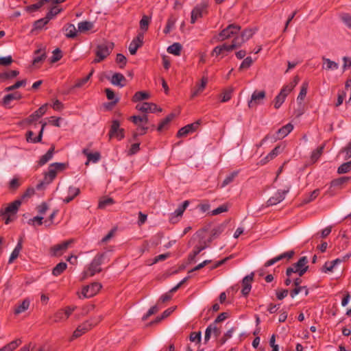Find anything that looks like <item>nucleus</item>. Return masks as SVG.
Instances as JSON below:
<instances>
[{"label": "nucleus", "instance_id": "5", "mask_svg": "<svg viewBox=\"0 0 351 351\" xmlns=\"http://www.w3.org/2000/svg\"><path fill=\"white\" fill-rule=\"evenodd\" d=\"M101 316H99L97 318L91 319L90 320L86 321L83 324L78 326L76 330L73 332V336L71 340L75 338H78L82 336L84 333L89 330L93 326L96 325L101 320Z\"/></svg>", "mask_w": 351, "mask_h": 351}, {"label": "nucleus", "instance_id": "13", "mask_svg": "<svg viewBox=\"0 0 351 351\" xmlns=\"http://www.w3.org/2000/svg\"><path fill=\"white\" fill-rule=\"evenodd\" d=\"M136 108L145 113L152 112L154 113L156 111L162 112V108H158L156 104L154 103L144 102L141 104H137Z\"/></svg>", "mask_w": 351, "mask_h": 351}, {"label": "nucleus", "instance_id": "51", "mask_svg": "<svg viewBox=\"0 0 351 351\" xmlns=\"http://www.w3.org/2000/svg\"><path fill=\"white\" fill-rule=\"evenodd\" d=\"M351 170V160L341 165L337 169V173L343 174L349 172Z\"/></svg>", "mask_w": 351, "mask_h": 351}, {"label": "nucleus", "instance_id": "4", "mask_svg": "<svg viewBox=\"0 0 351 351\" xmlns=\"http://www.w3.org/2000/svg\"><path fill=\"white\" fill-rule=\"evenodd\" d=\"M308 258L306 256L301 257L298 261L288 267L286 271V275L291 277L293 274H298L300 277L302 276L308 270Z\"/></svg>", "mask_w": 351, "mask_h": 351}, {"label": "nucleus", "instance_id": "29", "mask_svg": "<svg viewBox=\"0 0 351 351\" xmlns=\"http://www.w3.org/2000/svg\"><path fill=\"white\" fill-rule=\"evenodd\" d=\"M280 152V147H274L263 159L261 160V165H265L269 160L276 157Z\"/></svg>", "mask_w": 351, "mask_h": 351}, {"label": "nucleus", "instance_id": "34", "mask_svg": "<svg viewBox=\"0 0 351 351\" xmlns=\"http://www.w3.org/2000/svg\"><path fill=\"white\" fill-rule=\"evenodd\" d=\"M21 340L18 339L11 341L0 349L1 351H13L21 343Z\"/></svg>", "mask_w": 351, "mask_h": 351}, {"label": "nucleus", "instance_id": "35", "mask_svg": "<svg viewBox=\"0 0 351 351\" xmlns=\"http://www.w3.org/2000/svg\"><path fill=\"white\" fill-rule=\"evenodd\" d=\"M182 45L179 43H174L167 48V52L175 56H180L182 51Z\"/></svg>", "mask_w": 351, "mask_h": 351}, {"label": "nucleus", "instance_id": "40", "mask_svg": "<svg viewBox=\"0 0 351 351\" xmlns=\"http://www.w3.org/2000/svg\"><path fill=\"white\" fill-rule=\"evenodd\" d=\"M114 204V200L112 197H104L99 202L98 208L105 209L109 206Z\"/></svg>", "mask_w": 351, "mask_h": 351}, {"label": "nucleus", "instance_id": "52", "mask_svg": "<svg viewBox=\"0 0 351 351\" xmlns=\"http://www.w3.org/2000/svg\"><path fill=\"white\" fill-rule=\"evenodd\" d=\"M49 20L45 16V18L36 21L34 23V29H41L45 25L49 23Z\"/></svg>", "mask_w": 351, "mask_h": 351}, {"label": "nucleus", "instance_id": "43", "mask_svg": "<svg viewBox=\"0 0 351 351\" xmlns=\"http://www.w3.org/2000/svg\"><path fill=\"white\" fill-rule=\"evenodd\" d=\"M319 192H320L319 189H315L313 191H312L311 193H309L308 195H306L304 197L302 202L304 204L310 203L311 202L313 201L319 195Z\"/></svg>", "mask_w": 351, "mask_h": 351}, {"label": "nucleus", "instance_id": "18", "mask_svg": "<svg viewBox=\"0 0 351 351\" xmlns=\"http://www.w3.org/2000/svg\"><path fill=\"white\" fill-rule=\"evenodd\" d=\"M237 48H238L237 45V44H235V43H233V40H232V43L230 45H227V44L224 43L221 45H218V46L215 47L213 49L211 54H212V56H214L215 54L216 56H219V55L223 53L224 51H231L233 49H237Z\"/></svg>", "mask_w": 351, "mask_h": 351}, {"label": "nucleus", "instance_id": "25", "mask_svg": "<svg viewBox=\"0 0 351 351\" xmlns=\"http://www.w3.org/2000/svg\"><path fill=\"white\" fill-rule=\"evenodd\" d=\"M205 7L204 5L195 6L191 12V23L194 24L197 19L202 17Z\"/></svg>", "mask_w": 351, "mask_h": 351}, {"label": "nucleus", "instance_id": "57", "mask_svg": "<svg viewBox=\"0 0 351 351\" xmlns=\"http://www.w3.org/2000/svg\"><path fill=\"white\" fill-rule=\"evenodd\" d=\"M302 289H305V295L308 294V289L306 287H295L293 290L290 292V295L292 298H293L295 295H297Z\"/></svg>", "mask_w": 351, "mask_h": 351}, {"label": "nucleus", "instance_id": "45", "mask_svg": "<svg viewBox=\"0 0 351 351\" xmlns=\"http://www.w3.org/2000/svg\"><path fill=\"white\" fill-rule=\"evenodd\" d=\"M238 173H239V171H234L232 172L231 173H230L229 175H228L226 177V178L223 180V181L221 185V187L223 188L226 186L230 184L231 182H232L234 179L237 176Z\"/></svg>", "mask_w": 351, "mask_h": 351}, {"label": "nucleus", "instance_id": "64", "mask_svg": "<svg viewBox=\"0 0 351 351\" xmlns=\"http://www.w3.org/2000/svg\"><path fill=\"white\" fill-rule=\"evenodd\" d=\"M21 186L19 180L16 178L12 179L9 183V189L15 191Z\"/></svg>", "mask_w": 351, "mask_h": 351}, {"label": "nucleus", "instance_id": "61", "mask_svg": "<svg viewBox=\"0 0 351 351\" xmlns=\"http://www.w3.org/2000/svg\"><path fill=\"white\" fill-rule=\"evenodd\" d=\"M61 10H62L58 8V7H53L47 14L46 17L49 21H50L53 16L59 14L61 12Z\"/></svg>", "mask_w": 351, "mask_h": 351}, {"label": "nucleus", "instance_id": "53", "mask_svg": "<svg viewBox=\"0 0 351 351\" xmlns=\"http://www.w3.org/2000/svg\"><path fill=\"white\" fill-rule=\"evenodd\" d=\"M151 21V18L144 15L140 21V27L143 31H147L148 29V27L149 23Z\"/></svg>", "mask_w": 351, "mask_h": 351}, {"label": "nucleus", "instance_id": "10", "mask_svg": "<svg viewBox=\"0 0 351 351\" xmlns=\"http://www.w3.org/2000/svg\"><path fill=\"white\" fill-rule=\"evenodd\" d=\"M254 32L252 29H245L240 34L239 33L233 38V43L240 47L244 43L248 40L254 35Z\"/></svg>", "mask_w": 351, "mask_h": 351}, {"label": "nucleus", "instance_id": "33", "mask_svg": "<svg viewBox=\"0 0 351 351\" xmlns=\"http://www.w3.org/2000/svg\"><path fill=\"white\" fill-rule=\"evenodd\" d=\"M176 117L174 113H171L168 116H167L161 122L158 124L157 128V130L161 132L164 130L166 126L173 120V119Z\"/></svg>", "mask_w": 351, "mask_h": 351}, {"label": "nucleus", "instance_id": "56", "mask_svg": "<svg viewBox=\"0 0 351 351\" xmlns=\"http://www.w3.org/2000/svg\"><path fill=\"white\" fill-rule=\"evenodd\" d=\"M66 319H67L66 316L63 310H59L53 316V322H63Z\"/></svg>", "mask_w": 351, "mask_h": 351}, {"label": "nucleus", "instance_id": "38", "mask_svg": "<svg viewBox=\"0 0 351 351\" xmlns=\"http://www.w3.org/2000/svg\"><path fill=\"white\" fill-rule=\"evenodd\" d=\"M21 98V95L18 92L8 94L5 96H4V97L3 99V103L4 105L6 106V105H8L12 100L20 99Z\"/></svg>", "mask_w": 351, "mask_h": 351}, {"label": "nucleus", "instance_id": "20", "mask_svg": "<svg viewBox=\"0 0 351 351\" xmlns=\"http://www.w3.org/2000/svg\"><path fill=\"white\" fill-rule=\"evenodd\" d=\"M40 123L42 124L41 129L38 133V136L33 138L34 132L32 131H28L27 132L26 139H27V142H31V143H34L41 142L43 131H44V129H45L47 123L45 122H44V123L40 122Z\"/></svg>", "mask_w": 351, "mask_h": 351}, {"label": "nucleus", "instance_id": "49", "mask_svg": "<svg viewBox=\"0 0 351 351\" xmlns=\"http://www.w3.org/2000/svg\"><path fill=\"white\" fill-rule=\"evenodd\" d=\"M233 88L229 87L228 88L223 90L221 94V102H227L232 98V94L233 93Z\"/></svg>", "mask_w": 351, "mask_h": 351}, {"label": "nucleus", "instance_id": "27", "mask_svg": "<svg viewBox=\"0 0 351 351\" xmlns=\"http://www.w3.org/2000/svg\"><path fill=\"white\" fill-rule=\"evenodd\" d=\"M23 239L22 238L19 239V240L18 241V243L16 245V247H14V249L13 250L12 252L11 253V255L10 256V258H9V261H8V263L9 264H11L12 263H13V261L18 258L19 255V253L21 252V250H22V247H23Z\"/></svg>", "mask_w": 351, "mask_h": 351}, {"label": "nucleus", "instance_id": "54", "mask_svg": "<svg viewBox=\"0 0 351 351\" xmlns=\"http://www.w3.org/2000/svg\"><path fill=\"white\" fill-rule=\"evenodd\" d=\"M207 82L208 78L206 77H203L201 80V84L199 85L197 89L193 93L192 97H195L199 94V93L202 92L206 87Z\"/></svg>", "mask_w": 351, "mask_h": 351}, {"label": "nucleus", "instance_id": "50", "mask_svg": "<svg viewBox=\"0 0 351 351\" xmlns=\"http://www.w3.org/2000/svg\"><path fill=\"white\" fill-rule=\"evenodd\" d=\"M324 148V145H321L312 152L311 159L313 162H316L321 156L323 153Z\"/></svg>", "mask_w": 351, "mask_h": 351}, {"label": "nucleus", "instance_id": "9", "mask_svg": "<svg viewBox=\"0 0 351 351\" xmlns=\"http://www.w3.org/2000/svg\"><path fill=\"white\" fill-rule=\"evenodd\" d=\"M125 130L123 128H120V123L118 120H113L109 131L110 138L112 137L117 138L118 140H121L124 138Z\"/></svg>", "mask_w": 351, "mask_h": 351}, {"label": "nucleus", "instance_id": "12", "mask_svg": "<svg viewBox=\"0 0 351 351\" xmlns=\"http://www.w3.org/2000/svg\"><path fill=\"white\" fill-rule=\"evenodd\" d=\"M201 124V120H197V121L188 124L184 127L180 128L178 133L177 136L178 138L186 136L189 134L193 133L197 130L199 126Z\"/></svg>", "mask_w": 351, "mask_h": 351}, {"label": "nucleus", "instance_id": "58", "mask_svg": "<svg viewBox=\"0 0 351 351\" xmlns=\"http://www.w3.org/2000/svg\"><path fill=\"white\" fill-rule=\"evenodd\" d=\"M340 18L345 25L351 29V14L348 13H342L340 15Z\"/></svg>", "mask_w": 351, "mask_h": 351}, {"label": "nucleus", "instance_id": "23", "mask_svg": "<svg viewBox=\"0 0 351 351\" xmlns=\"http://www.w3.org/2000/svg\"><path fill=\"white\" fill-rule=\"evenodd\" d=\"M110 82L113 85L123 87L125 85L126 79L123 74L116 73L112 76Z\"/></svg>", "mask_w": 351, "mask_h": 351}, {"label": "nucleus", "instance_id": "42", "mask_svg": "<svg viewBox=\"0 0 351 351\" xmlns=\"http://www.w3.org/2000/svg\"><path fill=\"white\" fill-rule=\"evenodd\" d=\"M350 179V178L348 176L341 177L339 178L335 179L330 182V187H340L343 184L349 181Z\"/></svg>", "mask_w": 351, "mask_h": 351}, {"label": "nucleus", "instance_id": "55", "mask_svg": "<svg viewBox=\"0 0 351 351\" xmlns=\"http://www.w3.org/2000/svg\"><path fill=\"white\" fill-rule=\"evenodd\" d=\"M106 97L108 100H112L111 104L112 105L116 104L119 101V98L115 97L114 91L110 88H106L105 90Z\"/></svg>", "mask_w": 351, "mask_h": 351}, {"label": "nucleus", "instance_id": "32", "mask_svg": "<svg viewBox=\"0 0 351 351\" xmlns=\"http://www.w3.org/2000/svg\"><path fill=\"white\" fill-rule=\"evenodd\" d=\"M225 226L223 224L218 225L211 230L210 238L208 242H211L213 239L217 238L224 230Z\"/></svg>", "mask_w": 351, "mask_h": 351}, {"label": "nucleus", "instance_id": "39", "mask_svg": "<svg viewBox=\"0 0 351 351\" xmlns=\"http://www.w3.org/2000/svg\"><path fill=\"white\" fill-rule=\"evenodd\" d=\"M149 98V94L148 93L138 91L134 95L132 100L133 102H138L145 99H148Z\"/></svg>", "mask_w": 351, "mask_h": 351}, {"label": "nucleus", "instance_id": "3", "mask_svg": "<svg viewBox=\"0 0 351 351\" xmlns=\"http://www.w3.org/2000/svg\"><path fill=\"white\" fill-rule=\"evenodd\" d=\"M114 48V43L110 41H104L97 45L95 49L96 58L93 63H98L106 59L112 52Z\"/></svg>", "mask_w": 351, "mask_h": 351}, {"label": "nucleus", "instance_id": "16", "mask_svg": "<svg viewBox=\"0 0 351 351\" xmlns=\"http://www.w3.org/2000/svg\"><path fill=\"white\" fill-rule=\"evenodd\" d=\"M73 240H68L56 245L51 248V254L53 256H60L68 248Z\"/></svg>", "mask_w": 351, "mask_h": 351}, {"label": "nucleus", "instance_id": "14", "mask_svg": "<svg viewBox=\"0 0 351 351\" xmlns=\"http://www.w3.org/2000/svg\"><path fill=\"white\" fill-rule=\"evenodd\" d=\"M21 204V199H16L10 204L5 208L0 210V215H15Z\"/></svg>", "mask_w": 351, "mask_h": 351}, {"label": "nucleus", "instance_id": "48", "mask_svg": "<svg viewBox=\"0 0 351 351\" xmlns=\"http://www.w3.org/2000/svg\"><path fill=\"white\" fill-rule=\"evenodd\" d=\"M100 159H101V154L98 152H96L95 153L88 154V157H87V161L86 162L85 165H88L90 162L96 163Z\"/></svg>", "mask_w": 351, "mask_h": 351}, {"label": "nucleus", "instance_id": "30", "mask_svg": "<svg viewBox=\"0 0 351 351\" xmlns=\"http://www.w3.org/2000/svg\"><path fill=\"white\" fill-rule=\"evenodd\" d=\"M54 153V147L52 146L45 154L42 156L40 158V160L38 162V165L39 166H43L45 165L48 161H49L53 156Z\"/></svg>", "mask_w": 351, "mask_h": 351}, {"label": "nucleus", "instance_id": "17", "mask_svg": "<svg viewBox=\"0 0 351 351\" xmlns=\"http://www.w3.org/2000/svg\"><path fill=\"white\" fill-rule=\"evenodd\" d=\"M143 44V34H138L136 38H134L129 45V51L132 55H135L138 48L142 47Z\"/></svg>", "mask_w": 351, "mask_h": 351}, {"label": "nucleus", "instance_id": "26", "mask_svg": "<svg viewBox=\"0 0 351 351\" xmlns=\"http://www.w3.org/2000/svg\"><path fill=\"white\" fill-rule=\"evenodd\" d=\"M62 30L65 32V36L68 38H74L77 36V32L73 24H66L64 26Z\"/></svg>", "mask_w": 351, "mask_h": 351}, {"label": "nucleus", "instance_id": "21", "mask_svg": "<svg viewBox=\"0 0 351 351\" xmlns=\"http://www.w3.org/2000/svg\"><path fill=\"white\" fill-rule=\"evenodd\" d=\"M293 129V126L291 123H288L280 128L276 133V136L273 138L275 141L282 139L287 136Z\"/></svg>", "mask_w": 351, "mask_h": 351}, {"label": "nucleus", "instance_id": "31", "mask_svg": "<svg viewBox=\"0 0 351 351\" xmlns=\"http://www.w3.org/2000/svg\"><path fill=\"white\" fill-rule=\"evenodd\" d=\"M324 61V64L322 66L323 69L326 70H336L339 67L338 63L330 60L329 58H326L325 57L322 58Z\"/></svg>", "mask_w": 351, "mask_h": 351}, {"label": "nucleus", "instance_id": "24", "mask_svg": "<svg viewBox=\"0 0 351 351\" xmlns=\"http://www.w3.org/2000/svg\"><path fill=\"white\" fill-rule=\"evenodd\" d=\"M130 120L134 123L135 125H136L138 128L141 130V132H140V134L141 135H143L145 134H146L147 130H148V128L147 126H145L144 125H143V123H142V116H132L130 118Z\"/></svg>", "mask_w": 351, "mask_h": 351}, {"label": "nucleus", "instance_id": "44", "mask_svg": "<svg viewBox=\"0 0 351 351\" xmlns=\"http://www.w3.org/2000/svg\"><path fill=\"white\" fill-rule=\"evenodd\" d=\"M308 87V83L307 82H304L302 83L300 93L297 98V100L300 103H301L304 100V97H306V93H307Z\"/></svg>", "mask_w": 351, "mask_h": 351}, {"label": "nucleus", "instance_id": "2", "mask_svg": "<svg viewBox=\"0 0 351 351\" xmlns=\"http://www.w3.org/2000/svg\"><path fill=\"white\" fill-rule=\"evenodd\" d=\"M105 261H109L107 252L97 254L91 261L87 270L83 272L82 278V280H84L89 276H93L95 274L101 272V265L105 262Z\"/></svg>", "mask_w": 351, "mask_h": 351}, {"label": "nucleus", "instance_id": "19", "mask_svg": "<svg viewBox=\"0 0 351 351\" xmlns=\"http://www.w3.org/2000/svg\"><path fill=\"white\" fill-rule=\"evenodd\" d=\"M254 273L252 272L250 274L246 276L242 280L241 293L244 296H247L251 291L252 285L251 283L254 279Z\"/></svg>", "mask_w": 351, "mask_h": 351}, {"label": "nucleus", "instance_id": "41", "mask_svg": "<svg viewBox=\"0 0 351 351\" xmlns=\"http://www.w3.org/2000/svg\"><path fill=\"white\" fill-rule=\"evenodd\" d=\"M67 265L66 263L61 262L56 265L52 270V274L55 276L60 275L66 269Z\"/></svg>", "mask_w": 351, "mask_h": 351}, {"label": "nucleus", "instance_id": "47", "mask_svg": "<svg viewBox=\"0 0 351 351\" xmlns=\"http://www.w3.org/2000/svg\"><path fill=\"white\" fill-rule=\"evenodd\" d=\"M19 74V72L16 70L10 71L8 72H3L0 73V80H5L16 77Z\"/></svg>", "mask_w": 351, "mask_h": 351}, {"label": "nucleus", "instance_id": "15", "mask_svg": "<svg viewBox=\"0 0 351 351\" xmlns=\"http://www.w3.org/2000/svg\"><path fill=\"white\" fill-rule=\"evenodd\" d=\"M294 254H295V252L293 250H290V251L284 252V253L277 256L276 257L267 261L265 263V266L266 267H270V266L273 265L274 264H275L276 263H277L281 260H283V259H287V261H289L293 256Z\"/></svg>", "mask_w": 351, "mask_h": 351}, {"label": "nucleus", "instance_id": "37", "mask_svg": "<svg viewBox=\"0 0 351 351\" xmlns=\"http://www.w3.org/2000/svg\"><path fill=\"white\" fill-rule=\"evenodd\" d=\"M207 247L206 245L195 247L191 253L189 254L188 259L190 263L195 261V257L204 249Z\"/></svg>", "mask_w": 351, "mask_h": 351}, {"label": "nucleus", "instance_id": "28", "mask_svg": "<svg viewBox=\"0 0 351 351\" xmlns=\"http://www.w3.org/2000/svg\"><path fill=\"white\" fill-rule=\"evenodd\" d=\"M46 58V53L44 49H38L34 52V58L33 59V64L36 65L43 62Z\"/></svg>", "mask_w": 351, "mask_h": 351}, {"label": "nucleus", "instance_id": "62", "mask_svg": "<svg viewBox=\"0 0 351 351\" xmlns=\"http://www.w3.org/2000/svg\"><path fill=\"white\" fill-rule=\"evenodd\" d=\"M252 62H253V60L251 57L248 56V57L245 58L243 60L242 63L241 64V65L239 66V69L241 70L243 69L249 68L252 65Z\"/></svg>", "mask_w": 351, "mask_h": 351}, {"label": "nucleus", "instance_id": "8", "mask_svg": "<svg viewBox=\"0 0 351 351\" xmlns=\"http://www.w3.org/2000/svg\"><path fill=\"white\" fill-rule=\"evenodd\" d=\"M265 97L266 93L265 90L254 91L252 94L251 99L247 102L248 108H254L257 106L262 104Z\"/></svg>", "mask_w": 351, "mask_h": 351}, {"label": "nucleus", "instance_id": "63", "mask_svg": "<svg viewBox=\"0 0 351 351\" xmlns=\"http://www.w3.org/2000/svg\"><path fill=\"white\" fill-rule=\"evenodd\" d=\"M13 62V59L11 56L6 57H0V65L7 66L10 65Z\"/></svg>", "mask_w": 351, "mask_h": 351}, {"label": "nucleus", "instance_id": "46", "mask_svg": "<svg viewBox=\"0 0 351 351\" xmlns=\"http://www.w3.org/2000/svg\"><path fill=\"white\" fill-rule=\"evenodd\" d=\"M93 27V24L90 21H84L78 23V30L80 32L90 30Z\"/></svg>", "mask_w": 351, "mask_h": 351}, {"label": "nucleus", "instance_id": "7", "mask_svg": "<svg viewBox=\"0 0 351 351\" xmlns=\"http://www.w3.org/2000/svg\"><path fill=\"white\" fill-rule=\"evenodd\" d=\"M102 286L100 283L95 282L89 285L84 286L82 290V295L84 298H89L95 295Z\"/></svg>", "mask_w": 351, "mask_h": 351}, {"label": "nucleus", "instance_id": "60", "mask_svg": "<svg viewBox=\"0 0 351 351\" xmlns=\"http://www.w3.org/2000/svg\"><path fill=\"white\" fill-rule=\"evenodd\" d=\"M285 98L281 94H278L274 99V108L278 109L284 103Z\"/></svg>", "mask_w": 351, "mask_h": 351}, {"label": "nucleus", "instance_id": "11", "mask_svg": "<svg viewBox=\"0 0 351 351\" xmlns=\"http://www.w3.org/2000/svg\"><path fill=\"white\" fill-rule=\"evenodd\" d=\"M291 186H287V189L283 191H278L272 197H271L267 202L268 206L276 205L285 199L286 195L289 193Z\"/></svg>", "mask_w": 351, "mask_h": 351}, {"label": "nucleus", "instance_id": "22", "mask_svg": "<svg viewBox=\"0 0 351 351\" xmlns=\"http://www.w3.org/2000/svg\"><path fill=\"white\" fill-rule=\"evenodd\" d=\"M47 109V104L43 105L27 119L28 123H32L45 114Z\"/></svg>", "mask_w": 351, "mask_h": 351}, {"label": "nucleus", "instance_id": "1", "mask_svg": "<svg viewBox=\"0 0 351 351\" xmlns=\"http://www.w3.org/2000/svg\"><path fill=\"white\" fill-rule=\"evenodd\" d=\"M68 167L65 162H53L49 165L48 171L44 173V179L36 185L37 190H42L56 178L58 172L63 171Z\"/></svg>", "mask_w": 351, "mask_h": 351}, {"label": "nucleus", "instance_id": "59", "mask_svg": "<svg viewBox=\"0 0 351 351\" xmlns=\"http://www.w3.org/2000/svg\"><path fill=\"white\" fill-rule=\"evenodd\" d=\"M62 57V51L57 48L53 51V56L51 57V62H56L58 60H60Z\"/></svg>", "mask_w": 351, "mask_h": 351}, {"label": "nucleus", "instance_id": "6", "mask_svg": "<svg viewBox=\"0 0 351 351\" xmlns=\"http://www.w3.org/2000/svg\"><path fill=\"white\" fill-rule=\"evenodd\" d=\"M240 30L241 26L236 24H230L220 32L217 40L223 41L231 37L234 38L239 33Z\"/></svg>", "mask_w": 351, "mask_h": 351}, {"label": "nucleus", "instance_id": "36", "mask_svg": "<svg viewBox=\"0 0 351 351\" xmlns=\"http://www.w3.org/2000/svg\"><path fill=\"white\" fill-rule=\"evenodd\" d=\"M30 302L28 299H25L20 304L16 306L14 313L18 315L28 309Z\"/></svg>", "mask_w": 351, "mask_h": 351}]
</instances>
